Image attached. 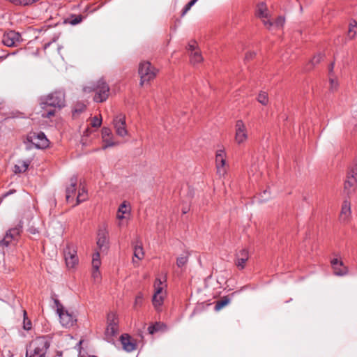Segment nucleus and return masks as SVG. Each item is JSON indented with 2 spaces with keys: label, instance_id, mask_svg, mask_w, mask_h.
I'll use <instances>...</instances> for the list:
<instances>
[{
  "label": "nucleus",
  "instance_id": "9",
  "mask_svg": "<svg viewBox=\"0 0 357 357\" xmlns=\"http://www.w3.org/2000/svg\"><path fill=\"white\" fill-rule=\"evenodd\" d=\"M118 321L115 314L109 312L107 314V326L105 335L107 337H113L118 333Z\"/></svg>",
  "mask_w": 357,
  "mask_h": 357
},
{
  "label": "nucleus",
  "instance_id": "38",
  "mask_svg": "<svg viewBox=\"0 0 357 357\" xmlns=\"http://www.w3.org/2000/svg\"><path fill=\"white\" fill-rule=\"evenodd\" d=\"M86 105L82 102H77L76 105H75L73 113V116H75V114H80L83 112L85 110Z\"/></svg>",
  "mask_w": 357,
  "mask_h": 357
},
{
  "label": "nucleus",
  "instance_id": "41",
  "mask_svg": "<svg viewBox=\"0 0 357 357\" xmlns=\"http://www.w3.org/2000/svg\"><path fill=\"white\" fill-rule=\"evenodd\" d=\"M82 19H83V17L81 15H73L70 16L69 22H70V24H71L73 25H75V24L80 23L82 21Z\"/></svg>",
  "mask_w": 357,
  "mask_h": 357
},
{
  "label": "nucleus",
  "instance_id": "35",
  "mask_svg": "<svg viewBox=\"0 0 357 357\" xmlns=\"http://www.w3.org/2000/svg\"><path fill=\"white\" fill-rule=\"evenodd\" d=\"M257 100L259 102L262 104L263 105H266L268 102V94L265 91H261L257 97Z\"/></svg>",
  "mask_w": 357,
  "mask_h": 357
},
{
  "label": "nucleus",
  "instance_id": "52",
  "mask_svg": "<svg viewBox=\"0 0 357 357\" xmlns=\"http://www.w3.org/2000/svg\"><path fill=\"white\" fill-rule=\"evenodd\" d=\"M3 100L0 99V109H1V107H2L1 105H3Z\"/></svg>",
  "mask_w": 357,
  "mask_h": 357
},
{
  "label": "nucleus",
  "instance_id": "16",
  "mask_svg": "<svg viewBox=\"0 0 357 357\" xmlns=\"http://www.w3.org/2000/svg\"><path fill=\"white\" fill-rule=\"evenodd\" d=\"M108 245V232L104 229H100L98 233L97 246L100 251L107 249Z\"/></svg>",
  "mask_w": 357,
  "mask_h": 357
},
{
  "label": "nucleus",
  "instance_id": "48",
  "mask_svg": "<svg viewBox=\"0 0 357 357\" xmlns=\"http://www.w3.org/2000/svg\"><path fill=\"white\" fill-rule=\"evenodd\" d=\"M15 192V190H9L8 192H7L6 193H5L4 195H3L1 197H0V203L2 202V200L3 199V198L6 197L7 196L11 195V194H13Z\"/></svg>",
  "mask_w": 357,
  "mask_h": 357
},
{
  "label": "nucleus",
  "instance_id": "40",
  "mask_svg": "<svg viewBox=\"0 0 357 357\" xmlns=\"http://www.w3.org/2000/svg\"><path fill=\"white\" fill-rule=\"evenodd\" d=\"M143 301H144L143 294L142 293H139L135 297V302H134V307L137 308L138 307H141L142 305Z\"/></svg>",
  "mask_w": 357,
  "mask_h": 357
},
{
  "label": "nucleus",
  "instance_id": "47",
  "mask_svg": "<svg viewBox=\"0 0 357 357\" xmlns=\"http://www.w3.org/2000/svg\"><path fill=\"white\" fill-rule=\"evenodd\" d=\"M255 54H255V52H248L245 54V60H250V59H253L255 56Z\"/></svg>",
  "mask_w": 357,
  "mask_h": 357
},
{
  "label": "nucleus",
  "instance_id": "15",
  "mask_svg": "<svg viewBox=\"0 0 357 357\" xmlns=\"http://www.w3.org/2000/svg\"><path fill=\"white\" fill-rule=\"evenodd\" d=\"M130 214V206L127 202H123L119 207L116 218L119 220V225L121 226L123 220L127 219Z\"/></svg>",
  "mask_w": 357,
  "mask_h": 357
},
{
  "label": "nucleus",
  "instance_id": "50",
  "mask_svg": "<svg viewBox=\"0 0 357 357\" xmlns=\"http://www.w3.org/2000/svg\"><path fill=\"white\" fill-rule=\"evenodd\" d=\"M24 328L26 330L30 329L31 328V323H30V321H29L27 324H25V322H24Z\"/></svg>",
  "mask_w": 357,
  "mask_h": 357
},
{
  "label": "nucleus",
  "instance_id": "5",
  "mask_svg": "<svg viewBox=\"0 0 357 357\" xmlns=\"http://www.w3.org/2000/svg\"><path fill=\"white\" fill-rule=\"evenodd\" d=\"M96 91L93 100L96 102H102L105 101L109 93V88L105 81L100 79L93 89Z\"/></svg>",
  "mask_w": 357,
  "mask_h": 357
},
{
  "label": "nucleus",
  "instance_id": "1",
  "mask_svg": "<svg viewBox=\"0 0 357 357\" xmlns=\"http://www.w3.org/2000/svg\"><path fill=\"white\" fill-rule=\"evenodd\" d=\"M50 342L47 337H38L26 348V357H45Z\"/></svg>",
  "mask_w": 357,
  "mask_h": 357
},
{
  "label": "nucleus",
  "instance_id": "11",
  "mask_svg": "<svg viewBox=\"0 0 357 357\" xmlns=\"http://www.w3.org/2000/svg\"><path fill=\"white\" fill-rule=\"evenodd\" d=\"M45 104L55 107H62L65 105L64 95L61 92H55L47 96Z\"/></svg>",
  "mask_w": 357,
  "mask_h": 357
},
{
  "label": "nucleus",
  "instance_id": "24",
  "mask_svg": "<svg viewBox=\"0 0 357 357\" xmlns=\"http://www.w3.org/2000/svg\"><path fill=\"white\" fill-rule=\"evenodd\" d=\"M285 22V19L282 16H279L276 20L273 22L271 20H263V23L264 26H266L268 29H270L272 26H275L277 28L282 27Z\"/></svg>",
  "mask_w": 357,
  "mask_h": 357
},
{
  "label": "nucleus",
  "instance_id": "4",
  "mask_svg": "<svg viewBox=\"0 0 357 357\" xmlns=\"http://www.w3.org/2000/svg\"><path fill=\"white\" fill-rule=\"evenodd\" d=\"M166 284L160 278H157L154 283L155 292L153 296L152 302L155 308L157 310H160V307L163 304L164 298L165 296V288Z\"/></svg>",
  "mask_w": 357,
  "mask_h": 357
},
{
  "label": "nucleus",
  "instance_id": "26",
  "mask_svg": "<svg viewBox=\"0 0 357 357\" xmlns=\"http://www.w3.org/2000/svg\"><path fill=\"white\" fill-rule=\"evenodd\" d=\"M29 165V161L19 160L14 167L15 173L24 172Z\"/></svg>",
  "mask_w": 357,
  "mask_h": 357
},
{
  "label": "nucleus",
  "instance_id": "19",
  "mask_svg": "<svg viewBox=\"0 0 357 357\" xmlns=\"http://www.w3.org/2000/svg\"><path fill=\"white\" fill-rule=\"evenodd\" d=\"M357 188V178L354 176H347L344 182V192L350 197Z\"/></svg>",
  "mask_w": 357,
  "mask_h": 357
},
{
  "label": "nucleus",
  "instance_id": "53",
  "mask_svg": "<svg viewBox=\"0 0 357 357\" xmlns=\"http://www.w3.org/2000/svg\"><path fill=\"white\" fill-rule=\"evenodd\" d=\"M89 132V128H87L85 131V133H86V135H88Z\"/></svg>",
  "mask_w": 357,
  "mask_h": 357
},
{
  "label": "nucleus",
  "instance_id": "30",
  "mask_svg": "<svg viewBox=\"0 0 357 357\" xmlns=\"http://www.w3.org/2000/svg\"><path fill=\"white\" fill-rule=\"evenodd\" d=\"M101 265L100 256L99 252H96L93 255L92 257V269H99Z\"/></svg>",
  "mask_w": 357,
  "mask_h": 357
},
{
  "label": "nucleus",
  "instance_id": "44",
  "mask_svg": "<svg viewBox=\"0 0 357 357\" xmlns=\"http://www.w3.org/2000/svg\"><path fill=\"white\" fill-rule=\"evenodd\" d=\"M101 123H102L101 118H99L97 116H94L93 118H92L91 123V125L92 127L98 128L100 126Z\"/></svg>",
  "mask_w": 357,
  "mask_h": 357
},
{
  "label": "nucleus",
  "instance_id": "32",
  "mask_svg": "<svg viewBox=\"0 0 357 357\" xmlns=\"http://www.w3.org/2000/svg\"><path fill=\"white\" fill-rule=\"evenodd\" d=\"M230 302V300L227 297H224L221 300L217 301L215 305V310L216 311L220 310L222 308L228 305Z\"/></svg>",
  "mask_w": 357,
  "mask_h": 357
},
{
  "label": "nucleus",
  "instance_id": "13",
  "mask_svg": "<svg viewBox=\"0 0 357 357\" xmlns=\"http://www.w3.org/2000/svg\"><path fill=\"white\" fill-rule=\"evenodd\" d=\"M102 138L104 143L102 146L103 149L118 145V142L114 140V136L111 130L108 128H103L102 129Z\"/></svg>",
  "mask_w": 357,
  "mask_h": 357
},
{
  "label": "nucleus",
  "instance_id": "23",
  "mask_svg": "<svg viewBox=\"0 0 357 357\" xmlns=\"http://www.w3.org/2000/svg\"><path fill=\"white\" fill-rule=\"evenodd\" d=\"M256 16L263 21L264 20H268L269 17V13L266 5L264 2L257 4L255 11Z\"/></svg>",
  "mask_w": 357,
  "mask_h": 357
},
{
  "label": "nucleus",
  "instance_id": "7",
  "mask_svg": "<svg viewBox=\"0 0 357 357\" xmlns=\"http://www.w3.org/2000/svg\"><path fill=\"white\" fill-rule=\"evenodd\" d=\"M113 126L116 134L121 137H124L128 135V131L126 127V116L123 114H119L114 117Z\"/></svg>",
  "mask_w": 357,
  "mask_h": 357
},
{
  "label": "nucleus",
  "instance_id": "17",
  "mask_svg": "<svg viewBox=\"0 0 357 357\" xmlns=\"http://www.w3.org/2000/svg\"><path fill=\"white\" fill-rule=\"evenodd\" d=\"M351 216V203L349 200L346 199L343 202L342 205L340 220L343 223H347L350 220Z\"/></svg>",
  "mask_w": 357,
  "mask_h": 357
},
{
  "label": "nucleus",
  "instance_id": "10",
  "mask_svg": "<svg viewBox=\"0 0 357 357\" xmlns=\"http://www.w3.org/2000/svg\"><path fill=\"white\" fill-rule=\"evenodd\" d=\"M65 260L68 268H74L78 264L76 250L68 246L64 251Z\"/></svg>",
  "mask_w": 357,
  "mask_h": 357
},
{
  "label": "nucleus",
  "instance_id": "3",
  "mask_svg": "<svg viewBox=\"0 0 357 357\" xmlns=\"http://www.w3.org/2000/svg\"><path fill=\"white\" fill-rule=\"evenodd\" d=\"M158 70L151 66L149 61H143L139 63L138 73L140 76L139 84L142 86L145 82H149L153 79Z\"/></svg>",
  "mask_w": 357,
  "mask_h": 357
},
{
  "label": "nucleus",
  "instance_id": "14",
  "mask_svg": "<svg viewBox=\"0 0 357 357\" xmlns=\"http://www.w3.org/2000/svg\"><path fill=\"white\" fill-rule=\"evenodd\" d=\"M225 153L224 150H218L215 155V162L217 167V173L220 176L225 175L226 173L225 166Z\"/></svg>",
  "mask_w": 357,
  "mask_h": 357
},
{
  "label": "nucleus",
  "instance_id": "37",
  "mask_svg": "<svg viewBox=\"0 0 357 357\" xmlns=\"http://www.w3.org/2000/svg\"><path fill=\"white\" fill-rule=\"evenodd\" d=\"M10 2L15 5H20V6H28L30 5L38 0H8Z\"/></svg>",
  "mask_w": 357,
  "mask_h": 357
},
{
  "label": "nucleus",
  "instance_id": "43",
  "mask_svg": "<svg viewBox=\"0 0 357 357\" xmlns=\"http://www.w3.org/2000/svg\"><path fill=\"white\" fill-rule=\"evenodd\" d=\"M197 1L198 0H191L189 3H188L182 11V16L185 15Z\"/></svg>",
  "mask_w": 357,
  "mask_h": 357
},
{
  "label": "nucleus",
  "instance_id": "36",
  "mask_svg": "<svg viewBox=\"0 0 357 357\" xmlns=\"http://www.w3.org/2000/svg\"><path fill=\"white\" fill-rule=\"evenodd\" d=\"M87 199V192L86 190L82 188L79 190L78 195L77 197V204L85 201Z\"/></svg>",
  "mask_w": 357,
  "mask_h": 357
},
{
  "label": "nucleus",
  "instance_id": "27",
  "mask_svg": "<svg viewBox=\"0 0 357 357\" xmlns=\"http://www.w3.org/2000/svg\"><path fill=\"white\" fill-rule=\"evenodd\" d=\"M190 62L193 64L199 63L203 61V57L199 50L190 53Z\"/></svg>",
  "mask_w": 357,
  "mask_h": 357
},
{
  "label": "nucleus",
  "instance_id": "49",
  "mask_svg": "<svg viewBox=\"0 0 357 357\" xmlns=\"http://www.w3.org/2000/svg\"><path fill=\"white\" fill-rule=\"evenodd\" d=\"M54 114V112L53 110L47 112V115L43 114V116L44 117H50L51 116H53Z\"/></svg>",
  "mask_w": 357,
  "mask_h": 357
},
{
  "label": "nucleus",
  "instance_id": "34",
  "mask_svg": "<svg viewBox=\"0 0 357 357\" xmlns=\"http://www.w3.org/2000/svg\"><path fill=\"white\" fill-rule=\"evenodd\" d=\"M324 58V54L319 53L318 54L315 55L313 59L310 61L309 65L311 66L310 68H307V70H310L313 66L319 63Z\"/></svg>",
  "mask_w": 357,
  "mask_h": 357
},
{
  "label": "nucleus",
  "instance_id": "45",
  "mask_svg": "<svg viewBox=\"0 0 357 357\" xmlns=\"http://www.w3.org/2000/svg\"><path fill=\"white\" fill-rule=\"evenodd\" d=\"M188 51L189 52V54L191 52H194L196 50H198L197 47V43L195 41H191L187 47Z\"/></svg>",
  "mask_w": 357,
  "mask_h": 357
},
{
  "label": "nucleus",
  "instance_id": "20",
  "mask_svg": "<svg viewBox=\"0 0 357 357\" xmlns=\"http://www.w3.org/2000/svg\"><path fill=\"white\" fill-rule=\"evenodd\" d=\"M249 259L248 252L245 249L239 251L236 255L235 264L239 269H243L245 263Z\"/></svg>",
  "mask_w": 357,
  "mask_h": 357
},
{
  "label": "nucleus",
  "instance_id": "25",
  "mask_svg": "<svg viewBox=\"0 0 357 357\" xmlns=\"http://www.w3.org/2000/svg\"><path fill=\"white\" fill-rule=\"evenodd\" d=\"M77 185V178L73 176L70 178V185L66 188V201L70 202V199L73 197L75 192V187Z\"/></svg>",
  "mask_w": 357,
  "mask_h": 357
},
{
  "label": "nucleus",
  "instance_id": "51",
  "mask_svg": "<svg viewBox=\"0 0 357 357\" xmlns=\"http://www.w3.org/2000/svg\"><path fill=\"white\" fill-rule=\"evenodd\" d=\"M333 66H334V64L333 63H331V66H330V68H329V73H330V76H332L331 75V73L333 70Z\"/></svg>",
  "mask_w": 357,
  "mask_h": 357
},
{
  "label": "nucleus",
  "instance_id": "31",
  "mask_svg": "<svg viewBox=\"0 0 357 357\" xmlns=\"http://www.w3.org/2000/svg\"><path fill=\"white\" fill-rule=\"evenodd\" d=\"M357 34V22L354 21L350 23L349 30H348V36L352 39Z\"/></svg>",
  "mask_w": 357,
  "mask_h": 357
},
{
  "label": "nucleus",
  "instance_id": "42",
  "mask_svg": "<svg viewBox=\"0 0 357 357\" xmlns=\"http://www.w3.org/2000/svg\"><path fill=\"white\" fill-rule=\"evenodd\" d=\"M329 82H330V89L333 91H336L338 87V82H337V79L333 77L332 76H330Z\"/></svg>",
  "mask_w": 357,
  "mask_h": 357
},
{
  "label": "nucleus",
  "instance_id": "12",
  "mask_svg": "<svg viewBox=\"0 0 357 357\" xmlns=\"http://www.w3.org/2000/svg\"><path fill=\"white\" fill-rule=\"evenodd\" d=\"M21 36L19 33L15 31H10L6 33L3 36L2 43L8 47L17 46V43H20Z\"/></svg>",
  "mask_w": 357,
  "mask_h": 357
},
{
  "label": "nucleus",
  "instance_id": "28",
  "mask_svg": "<svg viewBox=\"0 0 357 357\" xmlns=\"http://www.w3.org/2000/svg\"><path fill=\"white\" fill-rule=\"evenodd\" d=\"M189 257V253L188 252H184L182 255H181L178 257L176 259V265L178 267H183L185 266L188 261Z\"/></svg>",
  "mask_w": 357,
  "mask_h": 357
},
{
  "label": "nucleus",
  "instance_id": "21",
  "mask_svg": "<svg viewBox=\"0 0 357 357\" xmlns=\"http://www.w3.org/2000/svg\"><path fill=\"white\" fill-rule=\"evenodd\" d=\"M20 234V229L15 227L10 229L1 241L2 245L8 246L12 241H16Z\"/></svg>",
  "mask_w": 357,
  "mask_h": 357
},
{
  "label": "nucleus",
  "instance_id": "6",
  "mask_svg": "<svg viewBox=\"0 0 357 357\" xmlns=\"http://www.w3.org/2000/svg\"><path fill=\"white\" fill-rule=\"evenodd\" d=\"M248 139V132L242 120H238L235 124L234 140L238 145L244 144Z\"/></svg>",
  "mask_w": 357,
  "mask_h": 357
},
{
  "label": "nucleus",
  "instance_id": "33",
  "mask_svg": "<svg viewBox=\"0 0 357 357\" xmlns=\"http://www.w3.org/2000/svg\"><path fill=\"white\" fill-rule=\"evenodd\" d=\"M162 328H165V325L161 323H155L154 325L150 326L148 328L149 333L150 334H153L154 333L162 330Z\"/></svg>",
  "mask_w": 357,
  "mask_h": 357
},
{
  "label": "nucleus",
  "instance_id": "55",
  "mask_svg": "<svg viewBox=\"0 0 357 357\" xmlns=\"http://www.w3.org/2000/svg\"><path fill=\"white\" fill-rule=\"evenodd\" d=\"M183 213H186V211H185V210H183Z\"/></svg>",
  "mask_w": 357,
  "mask_h": 357
},
{
  "label": "nucleus",
  "instance_id": "39",
  "mask_svg": "<svg viewBox=\"0 0 357 357\" xmlns=\"http://www.w3.org/2000/svg\"><path fill=\"white\" fill-rule=\"evenodd\" d=\"M91 276L95 283L100 282L102 275L99 269H92Z\"/></svg>",
  "mask_w": 357,
  "mask_h": 357
},
{
  "label": "nucleus",
  "instance_id": "46",
  "mask_svg": "<svg viewBox=\"0 0 357 357\" xmlns=\"http://www.w3.org/2000/svg\"><path fill=\"white\" fill-rule=\"evenodd\" d=\"M347 176H354L355 178H357V162L354 165Z\"/></svg>",
  "mask_w": 357,
  "mask_h": 357
},
{
  "label": "nucleus",
  "instance_id": "8",
  "mask_svg": "<svg viewBox=\"0 0 357 357\" xmlns=\"http://www.w3.org/2000/svg\"><path fill=\"white\" fill-rule=\"evenodd\" d=\"M29 140L39 149H45L49 145V140L43 132L33 133L29 137Z\"/></svg>",
  "mask_w": 357,
  "mask_h": 357
},
{
  "label": "nucleus",
  "instance_id": "18",
  "mask_svg": "<svg viewBox=\"0 0 357 357\" xmlns=\"http://www.w3.org/2000/svg\"><path fill=\"white\" fill-rule=\"evenodd\" d=\"M121 342L123 347V349L128 351L131 352L136 349L137 344L134 340L131 338V337L128 334H123L121 336Z\"/></svg>",
  "mask_w": 357,
  "mask_h": 357
},
{
  "label": "nucleus",
  "instance_id": "22",
  "mask_svg": "<svg viewBox=\"0 0 357 357\" xmlns=\"http://www.w3.org/2000/svg\"><path fill=\"white\" fill-rule=\"evenodd\" d=\"M331 265L336 275H344L347 273V268L343 264V262L337 259H333L331 261Z\"/></svg>",
  "mask_w": 357,
  "mask_h": 357
},
{
  "label": "nucleus",
  "instance_id": "29",
  "mask_svg": "<svg viewBox=\"0 0 357 357\" xmlns=\"http://www.w3.org/2000/svg\"><path fill=\"white\" fill-rule=\"evenodd\" d=\"M144 256V252L143 250V248L142 243L139 245L136 244L134 247V257L137 259L141 260L143 259Z\"/></svg>",
  "mask_w": 357,
  "mask_h": 357
},
{
  "label": "nucleus",
  "instance_id": "54",
  "mask_svg": "<svg viewBox=\"0 0 357 357\" xmlns=\"http://www.w3.org/2000/svg\"><path fill=\"white\" fill-rule=\"evenodd\" d=\"M82 340H80L79 342V344H81L82 343Z\"/></svg>",
  "mask_w": 357,
  "mask_h": 357
},
{
  "label": "nucleus",
  "instance_id": "2",
  "mask_svg": "<svg viewBox=\"0 0 357 357\" xmlns=\"http://www.w3.org/2000/svg\"><path fill=\"white\" fill-rule=\"evenodd\" d=\"M54 304L61 324L66 328L73 326L77 321L74 314L66 310L59 300L54 299Z\"/></svg>",
  "mask_w": 357,
  "mask_h": 357
}]
</instances>
